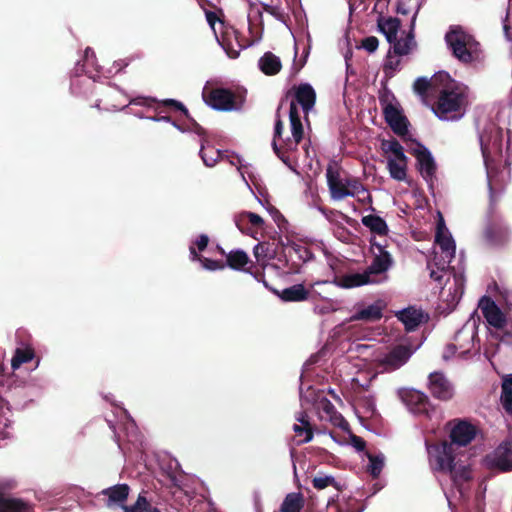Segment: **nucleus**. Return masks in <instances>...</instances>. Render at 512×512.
Returning a JSON list of instances; mask_svg holds the SVG:
<instances>
[{
  "mask_svg": "<svg viewBox=\"0 0 512 512\" xmlns=\"http://www.w3.org/2000/svg\"><path fill=\"white\" fill-rule=\"evenodd\" d=\"M202 98L209 107L217 111L240 110L245 101L243 94H236L222 87H214L209 81L203 87Z\"/></svg>",
  "mask_w": 512,
  "mask_h": 512,
  "instance_id": "0eeeda50",
  "label": "nucleus"
},
{
  "mask_svg": "<svg viewBox=\"0 0 512 512\" xmlns=\"http://www.w3.org/2000/svg\"><path fill=\"white\" fill-rule=\"evenodd\" d=\"M440 85L441 82L433 83V78L431 80H428L425 77H419L415 80L413 84V90L420 96H424L429 87H433L437 91Z\"/></svg>",
  "mask_w": 512,
  "mask_h": 512,
  "instance_id": "37998d69",
  "label": "nucleus"
},
{
  "mask_svg": "<svg viewBox=\"0 0 512 512\" xmlns=\"http://www.w3.org/2000/svg\"><path fill=\"white\" fill-rule=\"evenodd\" d=\"M155 102H156V100L154 98L144 97V96H137V97H133V98H131L129 100V105L152 107V105Z\"/></svg>",
  "mask_w": 512,
  "mask_h": 512,
  "instance_id": "09e8293b",
  "label": "nucleus"
},
{
  "mask_svg": "<svg viewBox=\"0 0 512 512\" xmlns=\"http://www.w3.org/2000/svg\"><path fill=\"white\" fill-rule=\"evenodd\" d=\"M314 311L319 314H325L330 311V307L316 305Z\"/></svg>",
  "mask_w": 512,
  "mask_h": 512,
  "instance_id": "680f3d73",
  "label": "nucleus"
},
{
  "mask_svg": "<svg viewBox=\"0 0 512 512\" xmlns=\"http://www.w3.org/2000/svg\"><path fill=\"white\" fill-rule=\"evenodd\" d=\"M410 12H411V9L408 8L404 2H402V1L399 2L398 6H397V13L402 14V15H407Z\"/></svg>",
  "mask_w": 512,
  "mask_h": 512,
  "instance_id": "13d9d810",
  "label": "nucleus"
},
{
  "mask_svg": "<svg viewBox=\"0 0 512 512\" xmlns=\"http://www.w3.org/2000/svg\"><path fill=\"white\" fill-rule=\"evenodd\" d=\"M381 149L387 159V168L391 178L405 181L407 177V157L403 146L395 139L383 140Z\"/></svg>",
  "mask_w": 512,
  "mask_h": 512,
  "instance_id": "9b49d317",
  "label": "nucleus"
},
{
  "mask_svg": "<svg viewBox=\"0 0 512 512\" xmlns=\"http://www.w3.org/2000/svg\"><path fill=\"white\" fill-rule=\"evenodd\" d=\"M350 443L357 451H363L365 448V441L356 435H350Z\"/></svg>",
  "mask_w": 512,
  "mask_h": 512,
  "instance_id": "603ef678",
  "label": "nucleus"
},
{
  "mask_svg": "<svg viewBox=\"0 0 512 512\" xmlns=\"http://www.w3.org/2000/svg\"><path fill=\"white\" fill-rule=\"evenodd\" d=\"M408 345H396L378 358L379 367L385 372H392L405 365L416 351Z\"/></svg>",
  "mask_w": 512,
  "mask_h": 512,
  "instance_id": "ddd939ff",
  "label": "nucleus"
},
{
  "mask_svg": "<svg viewBox=\"0 0 512 512\" xmlns=\"http://www.w3.org/2000/svg\"><path fill=\"white\" fill-rule=\"evenodd\" d=\"M190 259L192 261H199L202 264V267L209 271L221 270L225 267V264L220 261L198 255L193 246L190 247Z\"/></svg>",
  "mask_w": 512,
  "mask_h": 512,
  "instance_id": "4c0bfd02",
  "label": "nucleus"
},
{
  "mask_svg": "<svg viewBox=\"0 0 512 512\" xmlns=\"http://www.w3.org/2000/svg\"><path fill=\"white\" fill-rule=\"evenodd\" d=\"M441 82L438 87L439 97L433 108L435 115L444 121H457L465 114L468 105V87L453 80L446 72H439L433 76V83Z\"/></svg>",
  "mask_w": 512,
  "mask_h": 512,
  "instance_id": "f03ea898",
  "label": "nucleus"
},
{
  "mask_svg": "<svg viewBox=\"0 0 512 512\" xmlns=\"http://www.w3.org/2000/svg\"><path fill=\"white\" fill-rule=\"evenodd\" d=\"M289 120L291 136H283L284 126L277 112L272 147L275 154L282 162L292 169L290 159L286 156V153L296 151L299 143L303 139V125L300 119L299 109L294 102L290 104Z\"/></svg>",
  "mask_w": 512,
  "mask_h": 512,
  "instance_id": "20e7f679",
  "label": "nucleus"
},
{
  "mask_svg": "<svg viewBox=\"0 0 512 512\" xmlns=\"http://www.w3.org/2000/svg\"><path fill=\"white\" fill-rule=\"evenodd\" d=\"M414 155L421 176L432 186L435 179L436 163L431 152L425 146L418 144L417 147L414 148Z\"/></svg>",
  "mask_w": 512,
  "mask_h": 512,
  "instance_id": "dca6fc26",
  "label": "nucleus"
},
{
  "mask_svg": "<svg viewBox=\"0 0 512 512\" xmlns=\"http://www.w3.org/2000/svg\"><path fill=\"white\" fill-rule=\"evenodd\" d=\"M383 304L376 302L366 307L359 308L350 319L353 321L363 320L367 322H373L381 319L383 314Z\"/></svg>",
  "mask_w": 512,
  "mask_h": 512,
  "instance_id": "c85d7f7f",
  "label": "nucleus"
},
{
  "mask_svg": "<svg viewBox=\"0 0 512 512\" xmlns=\"http://www.w3.org/2000/svg\"><path fill=\"white\" fill-rule=\"evenodd\" d=\"M347 184V197H358L362 203H372V197L368 190L362 185L360 181L355 178L348 177Z\"/></svg>",
  "mask_w": 512,
  "mask_h": 512,
  "instance_id": "7c9ffc66",
  "label": "nucleus"
},
{
  "mask_svg": "<svg viewBox=\"0 0 512 512\" xmlns=\"http://www.w3.org/2000/svg\"><path fill=\"white\" fill-rule=\"evenodd\" d=\"M163 104L166 105V106H173L175 107L176 109L182 111L184 114H187L188 111L187 109L184 107V105L177 101V100H174V99H166L163 101Z\"/></svg>",
  "mask_w": 512,
  "mask_h": 512,
  "instance_id": "5fc2aeb1",
  "label": "nucleus"
},
{
  "mask_svg": "<svg viewBox=\"0 0 512 512\" xmlns=\"http://www.w3.org/2000/svg\"><path fill=\"white\" fill-rule=\"evenodd\" d=\"M129 492L130 487L127 484H117L103 489L101 494L107 497L108 506L119 504L123 507L125 506L124 503L128 498Z\"/></svg>",
  "mask_w": 512,
  "mask_h": 512,
  "instance_id": "a878e982",
  "label": "nucleus"
},
{
  "mask_svg": "<svg viewBox=\"0 0 512 512\" xmlns=\"http://www.w3.org/2000/svg\"><path fill=\"white\" fill-rule=\"evenodd\" d=\"M334 483H335V479L332 476H328V475L316 476L313 479V486L316 489H320V490L324 489L330 485H333Z\"/></svg>",
  "mask_w": 512,
  "mask_h": 512,
  "instance_id": "49530a36",
  "label": "nucleus"
},
{
  "mask_svg": "<svg viewBox=\"0 0 512 512\" xmlns=\"http://www.w3.org/2000/svg\"><path fill=\"white\" fill-rule=\"evenodd\" d=\"M435 242L438 248L428 262L430 277L441 284L444 275H449L441 293L446 297L447 302L453 305L458 303L464 294L465 277L461 272L447 271L455 257L456 245L443 223L438 224Z\"/></svg>",
  "mask_w": 512,
  "mask_h": 512,
  "instance_id": "f257e3e1",
  "label": "nucleus"
},
{
  "mask_svg": "<svg viewBox=\"0 0 512 512\" xmlns=\"http://www.w3.org/2000/svg\"><path fill=\"white\" fill-rule=\"evenodd\" d=\"M368 470L373 477H378L384 467L385 457L383 454L368 455Z\"/></svg>",
  "mask_w": 512,
  "mask_h": 512,
  "instance_id": "a18cd8bd",
  "label": "nucleus"
},
{
  "mask_svg": "<svg viewBox=\"0 0 512 512\" xmlns=\"http://www.w3.org/2000/svg\"><path fill=\"white\" fill-rule=\"evenodd\" d=\"M297 103L305 113H308L315 105L316 93L310 84H301L295 92Z\"/></svg>",
  "mask_w": 512,
  "mask_h": 512,
  "instance_id": "bb28decb",
  "label": "nucleus"
},
{
  "mask_svg": "<svg viewBox=\"0 0 512 512\" xmlns=\"http://www.w3.org/2000/svg\"><path fill=\"white\" fill-rule=\"evenodd\" d=\"M0 512H29V508L19 499L0 497Z\"/></svg>",
  "mask_w": 512,
  "mask_h": 512,
  "instance_id": "e433bc0d",
  "label": "nucleus"
},
{
  "mask_svg": "<svg viewBox=\"0 0 512 512\" xmlns=\"http://www.w3.org/2000/svg\"><path fill=\"white\" fill-rule=\"evenodd\" d=\"M448 472L451 474L455 485H460L464 482H467L471 478L470 470L468 467L466 465L458 464L457 461L453 465L452 471Z\"/></svg>",
  "mask_w": 512,
  "mask_h": 512,
  "instance_id": "a19ab883",
  "label": "nucleus"
},
{
  "mask_svg": "<svg viewBox=\"0 0 512 512\" xmlns=\"http://www.w3.org/2000/svg\"><path fill=\"white\" fill-rule=\"evenodd\" d=\"M500 402L503 409L512 415V374L502 378Z\"/></svg>",
  "mask_w": 512,
  "mask_h": 512,
  "instance_id": "72a5a7b5",
  "label": "nucleus"
},
{
  "mask_svg": "<svg viewBox=\"0 0 512 512\" xmlns=\"http://www.w3.org/2000/svg\"><path fill=\"white\" fill-rule=\"evenodd\" d=\"M428 388L432 396L440 400H449L454 395L453 385L440 372H433L429 375Z\"/></svg>",
  "mask_w": 512,
  "mask_h": 512,
  "instance_id": "6ab92c4d",
  "label": "nucleus"
},
{
  "mask_svg": "<svg viewBox=\"0 0 512 512\" xmlns=\"http://www.w3.org/2000/svg\"><path fill=\"white\" fill-rule=\"evenodd\" d=\"M362 224L375 236H386L389 228L386 221L378 215H366L361 219Z\"/></svg>",
  "mask_w": 512,
  "mask_h": 512,
  "instance_id": "c756f323",
  "label": "nucleus"
},
{
  "mask_svg": "<svg viewBox=\"0 0 512 512\" xmlns=\"http://www.w3.org/2000/svg\"><path fill=\"white\" fill-rule=\"evenodd\" d=\"M263 253V246L261 244H257L254 247V255L257 259H259L260 255Z\"/></svg>",
  "mask_w": 512,
  "mask_h": 512,
  "instance_id": "e2e57ef3",
  "label": "nucleus"
},
{
  "mask_svg": "<svg viewBox=\"0 0 512 512\" xmlns=\"http://www.w3.org/2000/svg\"><path fill=\"white\" fill-rule=\"evenodd\" d=\"M406 399L410 410L414 414H425L429 419L435 418L436 423H439L440 414L435 410L429 411L430 403L426 394L412 390L407 394Z\"/></svg>",
  "mask_w": 512,
  "mask_h": 512,
  "instance_id": "aec40b11",
  "label": "nucleus"
},
{
  "mask_svg": "<svg viewBox=\"0 0 512 512\" xmlns=\"http://www.w3.org/2000/svg\"><path fill=\"white\" fill-rule=\"evenodd\" d=\"M248 261V255L242 250L231 251L227 255V265L234 270H241Z\"/></svg>",
  "mask_w": 512,
  "mask_h": 512,
  "instance_id": "ea45409f",
  "label": "nucleus"
},
{
  "mask_svg": "<svg viewBox=\"0 0 512 512\" xmlns=\"http://www.w3.org/2000/svg\"><path fill=\"white\" fill-rule=\"evenodd\" d=\"M373 259L363 273H355L345 278L346 287H357L366 284H380L388 279L387 272L393 266V258L386 250V245L377 242L376 238L370 239Z\"/></svg>",
  "mask_w": 512,
  "mask_h": 512,
  "instance_id": "7ed1b4c3",
  "label": "nucleus"
},
{
  "mask_svg": "<svg viewBox=\"0 0 512 512\" xmlns=\"http://www.w3.org/2000/svg\"><path fill=\"white\" fill-rule=\"evenodd\" d=\"M327 185L331 198L336 201L343 200L347 197L348 177H341L339 172L329 167L326 171Z\"/></svg>",
  "mask_w": 512,
  "mask_h": 512,
  "instance_id": "4be33fe9",
  "label": "nucleus"
},
{
  "mask_svg": "<svg viewBox=\"0 0 512 512\" xmlns=\"http://www.w3.org/2000/svg\"><path fill=\"white\" fill-rule=\"evenodd\" d=\"M168 477L171 481V483L174 485V486H179V479H178V476L176 474V472H171L168 474Z\"/></svg>",
  "mask_w": 512,
  "mask_h": 512,
  "instance_id": "bf43d9fd",
  "label": "nucleus"
},
{
  "mask_svg": "<svg viewBox=\"0 0 512 512\" xmlns=\"http://www.w3.org/2000/svg\"><path fill=\"white\" fill-rule=\"evenodd\" d=\"M124 512H161L157 507L152 506L145 495L140 493L134 504L123 506Z\"/></svg>",
  "mask_w": 512,
  "mask_h": 512,
  "instance_id": "f704fd0d",
  "label": "nucleus"
},
{
  "mask_svg": "<svg viewBox=\"0 0 512 512\" xmlns=\"http://www.w3.org/2000/svg\"><path fill=\"white\" fill-rule=\"evenodd\" d=\"M259 68L263 73L266 75H274L277 74L281 70V61L280 58L276 55H274L271 52H266L260 59H259Z\"/></svg>",
  "mask_w": 512,
  "mask_h": 512,
  "instance_id": "2f4dec72",
  "label": "nucleus"
},
{
  "mask_svg": "<svg viewBox=\"0 0 512 512\" xmlns=\"http://www.w3.org/2000/svg\"><path fill=\"white\" fill-rule=\"evenodd\" d=\"M149 119L152 121H155V122H161V121L170 122L171 121L170 117H168V116L149 117Z\"/></svg>",
  "mask_w": 512,
  "mask_h": 512,
  "instance_id": "0e129e2a",
  "label": "nucleus"
},
{
  "mask_svg": "<svg viewBox=\"0 0 512 512\" xmlns=\"http://www.w3.org/2000/svg\"><path fill=\"white\" fill-rule=\"evenodd\" d=\"M479 141H480V147H481V152H482V155H483L484 163H485V166H486V169H487V177L490 180V170H489V167H488L489 148H488L487 144L485 143L483 136L479 137Z\"/></svg>",
  "mask_w": 512,
  "mask_h": 512,
  "instance_id": "3c124183",
  "label": "nucleus"
},
{
  "mask_svg": "<svg viewBox=\"0 0 512 512\" xmlns=\"http://www.w3.org/2000/svg\"><path fill=\"white\" fill-rule=\"evenodd\" d=\"M99 73L94 51L86 48L83 64L80 61L76 63L75 77L71 80V92L75 95L83 94L85 91L82 88L89 89Z\"/></svg>",
  "mask_w": 512,
  "mask_h": 512,
  "instance_id": "1a4fd4ad",
  "label": "nucleus"
},
{
  "mask_svg": "<svg viewBox=\"0 0 512 512\" xmlns=\"http://www.w3.org/2000/svg\"><path fill=\"white\" fill-rule=\"evenodd\" d=\"M485 234L492 244L499 245L508 239L510 231L506 225L495 223L486 229Z\"/></svg>",
  "mask_w": 512,
  "mask_h": 512,
  "instance_id": "473e14b6",
  "label": "nucleus"
},
{
  "mask_svg": "<svg viewBox=\"0 0 512 512\" xmlns=\"http://www.w3.org/2000/svg\"><path fill=\"white\" fill-rule=\"evenodd\" d=\"M310 390L311 388L309 387L307 393H304L302 386L300 387V399L302 405H304V402L313 403L321 420L328 421L334 426L341 428L342 430H348V422L336 410L334 405L326 397H323L320 394L312 397L314 391Z\"/></svg>",
  "mask_w": 512,
  "mask_h": 512,
  "instance_id": "9d476101",
  "label": "nucleus"
},
{
  "mask_svg": "<svg viewBox=\"0 0 512 512\" xmlns=\"http://www.w3.org/2000/svg\"><path fill=\"white\" fill-rule=\"evenodd\" d=\"M318 297H321V298H323V299H325V298H326L325 296H323L322 290H318V289L316 288V293L314 294V297H313V298H310V299H311V300H315V299H316V298H318Z\"/></svg>",
  "mask_w": 512,
  "mask_h": 512,
  "instance_id": "338daca9",
  "label": "nucleus"
},
{
  "mask_svg": "<svg viewBox=\"0 0 512 512\" xmlns=\"http://www.w3.org/2000/svg\"><path fill=\"white\" fill-rule=\"evenodd\" d=\"M234 223L236 227L247 235L257 239L259 231L264 230L265 222L261 216L256 213L243 211L234 216Z\"/></svg>",
  "mask_w": 512,
  "mask_h": 512,
  "instance_id": "f3484780",
  "label": "nucleus"
},
{
  "mask_svg": "<svg viewBox=\"0 0 512 512\" xmlns=\"http://www.w3.org/2000/svg\"><path fill=\"white\" fill-rule=\"evenodd\" d=\"M401 23L397 18H382L378 20L379 31L385 36L386 40L394 46L395 43L405 39L406 32H401L399 37Z\"/></svg>",
  "mask_w": 512,
  "mask_h": 512,
  "instance_id": "5701e85b",
  "label": "nucleus"
},
{
  "mask_svg": "<svg viewBox=\"0 0 512 512\" xmlns=\"http://www.w3.org/2000/svg\"><path fill=\"white\" fill-rule=\"evenodd\" d=\"M503 31L505 37L508 40H512V28L509 24V11H507L505 18L503 19Z\"/></svg>",
  "mask_w": 512,
  "mask_h": 512,
  "instance_id": "864d4df0",
  "label": "nucleus"
},
{
  "mask_svg": "<svg viewBox=\"0 0 512 512\" xmlns=\"http://www.w3.org/2000/svg\"><path fill=\"white\" fill-rule=\"evenodd\" d=\"M475 434L476 431L473 425L460 421L451 430L450 437L452 441L449 444H453L454 448L456 445L466 446L473 440Z\"/></svg>",
  "mask_w": 512,
  "mask_h": 512,
  "instance_id": "b1692460",
  "label": "nucleus"
},
{
  "mask_svg": "<svg viewBox=\"0 0 512 512\" xmlns=\"http://www.w3.org/2000/svg\"><path fill=\"white\" fill-rule=\"evenodd\" d=\"M298 423L293 425V431L300 438L299 443H308L313 439V431L306 412L301 411L296 415Z\"/></svg>",
  "mask_w": 512,
  "mask_h": 512,
  "instance_id": "cd10ccee",
  "label": "nucleus"
},
{
  "mask_svg": "<svg viewBox=\"0 0 512 512\" xmlns=\"http://www.w3.org/2000/svg\"><path fill=\"white\" fill-rule=\"evenodd\" d=\"M475 314L476 312L472 313L469 320L455 334L453 342L447 345L443 353L445 360L455 356L465 358L469 354L478 352L476 347L477 326L474 318Z\"/></svg>",
  "mask_w": 512,
  "mask_h": 512,
  "instance_id": "423d86ee",
  "label": "nucleus"
},
{
  "mask_svg": "<svg viewBox=\"0 0 512 512\" xmlns=\"http://www.w3.org/2000/svg\"><path fill=\"white\" fill-rule=\"evenodd\" d=\"M379 46V41L374 36H369L363 39L362 41V47L368 51L369 53H373L377 50Z\"/></svg>",
  "mask_w": 512,
  "mask_h": 512,
  "instance_id": "8fccbe9b",
  "label": "nucleus"
},
{
  "mask_svg": "<svg viewBox=\"0 0 512 512\" xmlns=\"http://www.w3.org/2000/svg\"><path fill=\"white\" fill-rule=\"evenodd\" d=\"M383 113L386 122L391 129L398 135H405L408 132V120L403 114V110L398 101L392 97L383 99Z\"/></svg>",
  "mask_w": 512,
  "mask_h": 512,
  "instance_id": "4468645a",
  "label": "nucleus"
},
{
  "mask_svg": "<svg viewBox=\"0 0 512 512\" xmlns=\"http://www.w3.org/2000/svg\"><path fill=\"white\" fill-rule=\"evenodd\" d=\"M200 156L207 167H213L219 159H222L224 154L211 146H201Z\"/></svg>",
  "mask_w": 512,
  "mask_h": 512,
  "instance_id": "58836bf2",
  "label": "nucleus"
},
{
  "mask_svg": "<svg viewBox=\"0 0 512 512\" xmlns=\"http://www.w3.org/2000/svg\"><path fill=\"white\" fill-rule=\"evenodd\" d=\"M205 15H206V20H207V22H208L209 26H210L213 30H215V28H214V27H215V23H216V21H218V17H217V15H216V13H215V12H212V11H207V12L205 13Z\"/></svg>",
  "mask_w": 512,
  "mask_h": 512,
  "instance_id": "4d7b16f0",
  "label": "nucleus"
},
{
  "mask_svg": "<svg viewBox=\"0 0 512 512\" xmlns=\"http://www.w3.org/2000/svg\"><path fill=\"white\" fill-rule=\"evenodd\" d=\"M230 163L231 165H234L237 167V170L239 171L243 181L245 182L246 186L250 188V185L248 183V181L246 180V177H245V174L248 173V169L249 167L247 165H243L242 164V160L238 157V156H235L233 157L231 160H230Z\"/></svg>",
  "mask_w": 512,
  "mask_h": 512,
  "instance_id": "de8ad7c7",
  "label": "nucleus"
},
{
  "mask_svg": "<svg viewBox=\"0 0 512 512\" xmlns=\"http://www.w3.org/2000/svg\"><path fill=\"white\" fill-rule=\"evenodd\" d=\"M115 66H116V72H119L121 71L124 67H126L128 65V62L125 61V60H119V61H116L115 63Z\"/></svg>",
  "mask_w": 512,
  "mask_h": 512,
  "instance_id": "052dcab7",
  "label": "nucleus"
},
{
  "mask_svg": "<svg viewBox=\"0 0 512 512\" xmlns=\"http://www.w3.org/2000/svg\"><path fill=\"white\" fill-rule=\"evenodd\" d=\"M327 281H316L311 284L309 289H306L302 284H295L285 288L279 294V297L286 302H300L313 298L316 293V287L327 285Z\"/></svg>",
  "mask_w": 512,
  "mask_h": 512,
  "instance_id": "a211bd4d",
  "label": "nucleus"
},
{
  "mask_svg": "<svg viewBox=\"0 0 512 512\" xmlns=\"http://www.w3.org/2000/svg\"><path fill=\"white\" fill-rule=\"evenodd\" d=\"M445 40L453 55L460 61L468 63L479 58V43L461 27L452 28L446 34Z\"/></svg>",
  "mask_w": 512,
  "mask_h": 512,
  "instance_id": "6e6552de",
  "label": "nucleus"
},
{
  "mask_svg": "<svg viewBox=\"0 0 512 512\" xmlns=\"http://www.w3.org/2000/svg\"><path fill=\"white\" fill-rule=\"evenodd\" d=\"M127 429H129L131 431V434L134 433V431L136 430V426H135V423L133 420L129 421ZM132 436L136 437V435H132Z\"/></svg>",
  "mask_w": 512,
  "mask_h": 512,
  "instance_id": "69168bd1",
  "label": "nucleus"
},
{
  "mask_svg": "<svg viewBox=\"0 0 512 512\" xmlns=\"http://www.w3.org/2000/svg\"><path fill=\"white\" fill-rule=\"evenodd\" d=\"M428 461L430 468L437 472L452 471L456 463V451L453 444L444 441L438 444H428L426 442Z\"/></svg>",
  "mask_w": 512,
  "mask_h": 512,
  "instance_id": "f8f14e48",
  "label": "nucleus"
},
{
  "mask_svg": "<svg viewBox=\"0 0 512 512\" xmlns=\"http://www.w3.org/2000/svg\"><path fill=\"white\" fill-rule=\"evenodd\" d=\"M266 12H268V13H270L272 15H276L275 8H273V7L266 8Z\"/></svg>",
  "mask_w": 512,
  "mask_h": 512,
  "instance_id": "774afa93",
  "label": "nucleus"
},
{
  "mask_svg": "<svg viewBox=\"0 0 512 512\" xmlns=\"http://www.w3.org/2000/svg\"><path fill=\"white\" fill-rule=\"evenodd\" d=\"M303 507V498L300 493H290L288 494L282 505L281 512H300Z\"/></svg>",
  "mask_w": 512,
  "mask_h": 512,
  "instance_id": "c9c22d12",
  "label": "nucleus"
},
{
  "mask_svg": "<svg viewBox=\"0 0 512 512\" xmlns=\"http://www.w3.org/2000/svg\"><path fill=\"white\" fill-rule=\"evenodd\" d=\"M419 9V4L415 5V7L412 9L413 13L409 25V31L407 32L405 39L395 43L394 46H391L387 53L383 65V71L387 78H392L395 76V74L401 69L402 57L408 55L416 47L414 29Z\"/></svg>",
  "mask_w": 512,
  "mask_h": 512,
  "instance_id": "39448f33",
  "label": "nucleus"
},
{
  "mask_svg": "<svg viewBox=\"0 0 512 512\" xmlns=\"http://www.w3.org/2000/svg\"><path fill=\"white\" fill-rule=\"evenodd\" d=\"M397 318L404 324L406 330L413 331L427 320V315L421 309L409 307L399 311Z\"/></svg>",
  "mask_w": 512,
  "mask_h": 512,
  "instance_id": "393cba45",
  "label": "nucleus"
},
{
  "mask_svg": "<svg viewBox=\"0 0 512 512\" xmlns=\"http://www.w3.org/2000/svg\"><path fill=\"white\" fill-rule=\"evenodd\" d=\"M288 253L290 257H293V255H295L297 259L301 262H307L313 256L311 251L307 247L296 243H293L291 246H289Z\"/></svg>",
  "mask_w": 512,
  "mask_h": 512,
  "instance_id": "c03bdc74",
  "label": "nucleus"
},
{
  "mask_svg": "<svg viewBox=\"0 0 512 512\" xmlns=\"http://www.w3.org/2000/svg\"><path fill=\"white\" fill-rule=\"evenodd\" d=\"M484 463L489 469L502 472L512 470V439L503 441L491 453L484 458Z\"/></svg>",
  "mask_w": 512,
  "mask_h": 512,
  "instance_id": "2eb2a0df",
  "label": "nucleus"
},
{
  "mask_svg": "<svg viewBox=\"0 0 512 512\" xmlns=\"http://www.w3.org/2000/svg\"><path fill=\"white\" fill-rule=\"evenodd\" d=\"M208 241H209V238L207 235H205V234L200 235L195 241V244H196L198 250L203 251L207 247Z\"/></svg>",
  "mask_w": 512,
  "mask_h": 512,
  "instance_id": "6e6d98bb",
  "label": "nucleus"
},
{
  "mask_svg": "<svg viewBox=\"0 0 512 512\" xmlns=\"http://www.w3.org/2000/svg\"><path fill=\"white\" fill-rule=\"evenodd\" d=\"M478 307L489 325L501 329L506 324V317L496 303L488 297H482Z\"/></svg>",
  "mask_w": 512,
  "mask_h": 512,
  "instance_id": "412c9836",
  "label": "nucleus"
},
{
  "mask_svg": "<svg viewBox=\"0 0 512 512\" xmlns=\"http://www.w3.org/2000/svg\"><path fill=\"white\" fill-rule=\"evenodd\" d=\"M31 360H32V348L31 347H27L25 349L17 348L15 350L13 358L11 359V367L15 371L23 363H28Z\"/></svg>",
  "mask_w": 512,
  "mask_h": 512,
  "instance_id": "79ce46f5",
  "label": "nucleus"
}]
</instances>
